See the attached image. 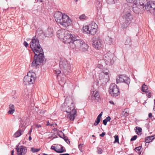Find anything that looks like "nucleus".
I'll return each instance as SVG.
<instances>
[{
	"label": "nucleus",
	"instance_id": "obj_15",
	"mask_svg": "<svg viewBox=\"0 0 155 155\" xmlns=\"http://www.w3.org/2000/svg\"><path fill=\"white\" fill-rule=\"evenodd\" d=\"M17 155H25L27 152V148L25 147L18 146L16 148Z\"/></svg>",
	"mask_w": 155,
	"mask_h": 155
},
{
	"label": "nucleus",
	"instance_id": "obj_57",
	"mask_svg": "<svg viewBox=\"0 0 155 155\" xmlns=\"http://www.w3.org/2000/svg\"><path fill=\"white\" fill-rule=\"evenodd\" d=\"M148 117H152V114L151 113H150L149 114Z\"/></svg>",
	"mask_w": 155,
	"mask_h": 155
},
{
	"label": "nucleus",
	"instance_id": "obj_29",
	"mask_svg": "<svg viewBox=\"0 0 155 155\" xmlns=\"http://www.w3.org/2000/svg\"><path fill=\"white\" fill-rule=\"evenodd\" d=\"M130 24V23L125 21L122 24L121 27L124 29H126Z\"/></svg>",
	"mask_w": 155,
	"mask_h": 155
},
{
	"label": "nucleus",
	"instance_id": "obj_58",
	"mask_svg": "<svg viewBox=\"0 0 155 155\" xmlns=\"http://www.w3.org/2000/svg\"><path fill=\"white\" fill-rule=\"evenodd\" d=\"M109 102L110 104H114V103L113 101H109Z\"/></svg>",
	"mask_w": 155,
	"mask_h": 155
},
{
	"label": "nucleus",
	"instance_id": "obj_62",
	"mask_svg": "<svg viewBox=\"0 0 155 155\" xmlns=\"http://www.w3.org/2000/svg\"><path fill=\"white\" fill-rule=\"evenodd\" d=\"M31 136H30L29 137V140H31Z\"/></svg>",
	"mask_w": 155,
	"mask_h": 155
},
{
	"label": "nucleus",
	"instance_id": "obj_43",
	"mask_svg": "<svg viewBox=\"0 0 155 155\" xmlns=\"http://www.w3.org/2000/svg\"><path fill=\"white\" fill-rule=\"evenodd\" d=\"M137 137V135H134L130 139L131 141H133L136 140Z\"/></svg>",
	"mask_w": 155,
	"mask_h": 155
},
{
	"label": "nucleus",
	"instance_id": "obj_37",
	"mask_svg": "<svg viewBox=\"0 0 155 155\" xmlns=\"http://www.w3.org/2000/svg\"><path fill=\"white\" fill-rule=\"evenodd\" d=\"M141 148V146L137 147L135 148L134 150H135L138 153H139V154H140L141 153V152L140 151V150Z\"/></svg>",
	"mask_w": 155,
	"mask_h": 155
},
{
	"label": "nucleus",
	"instance_id": "obj_42",
	"mask_svg": "<svg viewBox=\"0 0 155 155\" xmlns=\"http://www.w3.org/2000/svg\"><path fill=\"white\" fill-rule=\"evenodd\" d=\"M83 145V144H80L78 145V148L81 151H82L83 150L82 147Z\"/></svg>",
	"mask_w": 155,
	"mask_h": 155
},
{
	"label": "nucleus",
	"instance_id": "obj_31",
	"mask_svg": "<svg viewBox=\"0 0 155 155\" xmlns=\"http://www.w3.org/2000/svg\"><path fill=\"white\" fill-rule=\"evenodd\" d=\"M148 90V87L145 84H143L142 86L141 90L143 92H147Z\"/></svg>",
	"mask_w": 155,
	"mask_h": 155
},
{
	"label": "nucleus",
	"instance_id": "obj_39",
	"mask_svg": "<svg viewBox=\"0 0 155 155\" xmlns=\"http://www.w3.org/2000/svg\"><path fill=\"white\" fill-rule=\"evenodd\" d=\"M86 18V16L85 15V14H83L81 15L79 17V18L80 20H83L85 19Z\"/></svg>",
	"mask_w": 155,
	"mask_h": 155
},
{
	"label": "nucleus",
	"instance_id": "obj_22",
	"mask_svg": "<svg viewBox=\"0 0 155 155\" xmlns=\"http://www.w3.org/2000/svg\"><path fill=\"white\" fill-rule=\"evenodd\" d=\"M69 98L67 97L65 99V102L62 105L61 109L63 111H66V110H67V107L68 105V102H69Z\"/></svg>",
	"mask_w": 155,
	"mask_h": 155
},
{
	"label": "nucleus",
	"instance_id": "obj_50",
	"mask_svg": "<svg viewBox=\"0 0 155 155\" xmlns=\"http://www.w3.org/2000/svg\"><path fill=\"white\" fill-rule=\"evenodd\" d=\"M56 148V146L55 147V146H51V149L52 150H54L55 151Z\"/></svg>",
	"mask_w": 155,
	"mask_h": 155
},
{
	"label": "nucleus",
	"instance_id": "obj_41",
	"mask_svg": "<svg viewBox=\"0 0 155 155\" xmlns=\"http://www.w3.org/2000/svg\"><path fill=\"white\" fill-rule=\"evenodd\" d=\"M97 152L98 153L101 154L102 152V150L100 148H98Z\"/></svg>",
	"mask_w": 155,
	"mask_h": 155
},
{
	"label": "nucleus",
	"instance_id": "obj_25",
	"mask_svg": "<svg viewBox=\"0 0 155 155\" xmlns=\"http://www.w3.org/2000/svg\"><path fill=\"white\" fill-rule=\"evenodd\" d=\"M113 41V38L109 36H107L106 37L105 39V42L108 45H110L112 44Z\"/></svg>",
	"mask_w": 155,
	"mask_h": 155
},
{
	"label": "nucleus",
	"instance_id": "obj_36",
	"mask_svg": "<svg viewBox=\"0 0 155 155\" xmlns=\"http://www.w3.org/2000/svg\"><path fill=\"white\" fill-rule=\"evenodd\" d=\"M40 150V148L36 149V148H33V147H32L31 148V151L34 153L38 152Z\"/></svg>",
	"mask_w": 155,
	"mask_h": 155
},
{
	"label": "nucleus",
	"instance_id": "obj_38",
	"mask_svg": "<svg viewBox=\"0 0 155 155\" xmlns=\"http://www.w3.org/2000/svg\"><path fill=\"white\" fill-rule=\"evenodd\" d=\"M115 140L114 141V143H119V137L118 135H115L114 136Z\"/></svg>",
	"mask_w": 155,
	"mask_h": 155
},
{
	"label": "nucleus",
	"instance_id": "obj_33",
	"mask_svg": "<svg viewBox=\"0 0 155 155\" xmlns=\"http://www.w3.org/2000/svg\"><path fill=\"white\" fill-rule=\"evenodd\" d=\"M66 83L65 79L64 78L61 79V80L59 81V84L62 85Z\"/></svg>",
	"mask_w": 155,
	"mask_h": 155
},
{
	"label": "nucleus",
	"instance_id": "obj_47",
	"mask_svg": "<svg viewBox=\"0 0 155 155\" xmlns=\"http://www.w3.org/2000/svg\"><path fill=\"white\" fill-rule=\"evenodd\" d=\"M102 114H103V112H101V113L99 114V115H98V116H97V117L101 120V116L102 115Z\"/></svg>",
	"mask_w": 155,
	"mask_h": 155
},
{
	"label": "nucleus",
	"instance_id": "obj_5",
	"mask_svg": "<svg viewBox=\"0 0 155 155\" xmlns=\"http://www.w3.org/2000/svg\"><path fill=\"white\" fill-rule=\"evenodd\" d=\"M59 67L61 71L65 74H68L71 71V64L64 58L61 59Z\"/></svg>",
	"mask_w": 155,
	"mask_h": 155
},
{
	"label": "nucleus",
	"instance_id": "obj_19",
	"mask_svg": "<svg viewBox=\"0 0 155 155\" xmlns=\"http://www.w3.org/2000/svg\"><path fill=\"white\" fill-rule=\"evenodd\" d=\"M136 3V2L135 1L133 6V9L135 13H137L139 12L142 6L140 5V4H138L137 3V4Z\"/></svg>",
	"mask_w": 155,
	"mask_h": 155
},
{
	"label": "nucleus",
	"instance_id": "obj_44",
	"mask_svg": "<svg viewBox=\"0 0 155 155\" xmlns=\"http://www.w3.org/2000/svg\"><path fill=\"white\" fill-rule=\"evenodd\" d=\"M46 123H47V124H46V125L47 126L50 125L51 126H52L54 125V124L53 123H50L49 121H47L46 122Z\"/></svg>",
	"mask_w": 155,
	"mask_h": 155
},
{
	"label": "nucleus",
	"instance_id": "obj_21",
	"mask_svg": "<svg viewBox=\"0 0 155 155\" xmlns=\"http://www.w3.org/2000/svg\"><path fill=\"white\" fill-rule=\"evenodd\" d=\"M89 46L87 44L85 43L84 41V43L81 44V46L78 50V51L85 52L88 51Z\"/></svg>",
	"mask_w": 155,
	"mask_h": 155
},
{
	"label": "nucleus",
	"instance_id": "obj_16",
	"mask_svg": "<svg viewBox=\"0 0 155 155\" xmlns=\"http://www.w3.org/2000/svg\"><path fill=\"white\" fill-rule=\"evenodd\" d=\"M91 101L92 102H96L100 98V95L98 91L95 90L93 91L91 96Z\"/></svg>",
	"mask_w": 155,
	"mask_h": 155
},
{
	"label": "nucleus",
	"instance_id": "obj_9",
	"mask_svg": "<svg viewBox=\"0 0 155 155\" xmlns=\"http://www.w3.org/2000/svg\"><path fill=\"white\" fill-rule=\"evenodd\" d=\"M114 55L111 53H107L103 56V59L107 65H110L113 64L114 61L113 59Z\"/></svg>",
	"mask_w": 155,
	"mask_h": 155
},
{
	"label": "nucleus",
	"instance_id": "obj_63",
	"mask_svg": "<svg viewBox=\"0 0 155 155\" xmlns=\"http://www.w3.org/2000/svg\"><path fill=\"white\" fill-rule=\"evenodd\" d=\"M58 135H59V136L61 138H63V137H62L60 135V134H58Z\"/></svg>",
	"mask_w": 155,
	"mask_h": 155
},
{
	"label": "nucleus",
	"instance_id": "obj_2",
	"mask_svg": "<svg viewBox=\"0 0 155 155\" xmlns=\"http://www.w3.org/2000/svg\"><path fill=\"white\" fill-rule=\"evenodd\" d=\"M54 17L56 21L58 24H60L64 27H67L70 25L72 21L69 17L67 15L58 12L54 15Z\"/></svg>",
	"mask_w": 155,
	"mask_h": 155
},
{
	"label": "nucleus",
	"instance_id": "obj_11",
	"mask_svg": "<svg viewBox=\"0 0 155 155\" xmlns=\"http://www.w3.org/2000/svg\"><path fill=\"white\" fill-rule=\"evenodd\" d=\"M76 36L75 35H72L70 33V32L67 30L65 32L64 38H63V41L64 43H69L72 42L73 41V39Z\"/></svg>",
	"mask_w": 155,
	"mask_h": 155
},
{
	"label": "nucleus",
	"instance_id": "obj_48",
	"mask_svg": "<svg viewBox=\"0 0 155 155\" xmlns=\"http://www.w3.org/2000/svg\"><path fill=\"white\" fill-rule=\"evenodd\" d=\"M23 44L26 47L28 46V44L26 41H25L24 42Z\"/></svg>",
	"mask_w": 155,
	"mask_h": 155
},
{
	"label": "nucleus",
	"instance_id": "obj_14",
	"mask_svg": "<svg viewBox=\"0 0 155 155\" xmlns=\"http://www.w3.org/2000/svg\"><path fill=\"white\" fill-rule=\"evenodd\" d=\"M89 34L95 35L97 31V25L94 22H92L89 25Z\"/></svg>",
	"mask_w": 155,
	"mask_h": 155
},
{
	"label": "nucleus",
	"instance_id": "obj_51",
	"mask_svg": "<svg viewBox=\"0 0 155 155\" xmlns=\"http://www.w3.org/2000/svg\"><path fill=\"white\" fill-rule=\"evenodd\" d=\"M107 122L105 119L103 121V124L106 126L107 125Z\"/></svg>",
	"mask_w": 155,
	"mask_h": 155
},
{
	"label": "nucleus",
	"instance_id": "obj_54",
	"mask_svg": "<svg viewBox=\"0 0 155 155\" xmlns=\"http://www.w3.org/2000/svg\"><path fill=\"white\" fill-rule=\"evenodd\" d=\"M147 95L148 96V98H150L151 97V94L150 92H149L147 94Z\"/></svg>",
	"mask_w": 155,
	"mask_h": 155
},
{
	"label": "nucleus",
	"instance_id": "obj_26",
	"mask_svg": "<svg viewBox=\"0 0 155 155\" xmlns=\"http://www.w3.org/2000/svg\"><path fill=\"white\" fill-rule=\"evenodd\" d=\"M102 6V2L101 1L97 0L96 3V6L97 10L101 9Z\"/></svg>",
	"mask_w": 155,
	"mask_h": 155
},
{
	"label": "nucleus",
	"instance_id": "obj_53",
	"mask_svg": "<svg viewBox=\"0 0 155 155\" xmlns=\"http://www.w3.org/2000/svg\"><path fill=\"white\" fill-rule=\"evenodd\" d=\"M126 0L127 2H129V3H132L133 2H134V1H134V0Z\"/></svg>",
	"mask_w": 155,
	"mask_h": 155
},
{
	"label": "nucleus",
	"instance_id": "obj_24",
	"mask_svg": "<svg viewBox=\"0 0 155 155\" xmlns=\"http://www.w3.org/2000/svg\"><path fill=\"white\" fill-rule=\"evenodd\" d=\"M9 110L8 113V114H12L15 111V108L14 105L12 104H10L9 106Z\"/></svg>",
	"mask_w": 155,
	"mask_h": 155
},
{
	"label": "nucleus",
	"instance_id": "obj_60",
	"mask_svg": "<svg viewBox=\"0 0 155 155\" xmlns=\"http://www.w3.org/2000/svg\"><path fill=\"white\" fill-rule=\"evenodd\" d=\"M14 151L13 150H12L11 151V155H14Z\"/></svg>",
	"mask_w": 155,
	"mask_h": 155
},
{
	"label": "nucleus",
	"instance_id": "obj_12",
	"mask_svg": "<svg viewBox=\"0 0 155 155\" xmlns=\"http://www.w3.org/2000/svg\"><path fill=\"white\" fill-rule=\"evenodd\" d=\"M92 45L94 48L98 50L100 49L103 47V41L99 38L94 40Z\"/></svg>",
	"mask_w": 155,
	"mask_h": 155
},
{
	"label": "nucleus",
	"instance_id": "obj_40",
	"mask_svg": "<svg viewBox=\"0 0 155 155\" xmlns=\"http://www.w3.org/2000/svg\"><path fill=\"white\" fill-rule=\"evenodd\" d=\"M107 3L109 4H114L116 2L114 0H106Z\"/></svg>",
	"mask_w": 155,
	"mask_h": 155
},
{
	"label": "nucleus",
	"instance_id": "obj_23",
	"mask_svg": "<svg viewBox=\"0 0 155 155\" xmlns=\"http://www.w3.org/2000/svg\"><path fill=\"white\" fill-rule=\"evenodd\" d=\"M55 152L58 153H63L65 152L64 148L61 145H57L56 146Z\"/></svg>",
	"mask_w": 155,
	"mask_h": 155
},
{
	"label": "nucleus",
	"instance_id": "obj_3",
	"mask_svg": "<svg viewBox=\"0 0 155 155\" xmlns=\"http://www.w3.org/2000/svg\"><path fill=\"white\" fill-rule=\"evenodd\" d=\"M136 3L140 4V5L144 7L147 11L151 14L155 15V1H150L149 0H135Z\"/></svg>",
	"mask_w": 155,
	"mask_h": 155
},
{
	"label": "nucleus",
	"instance_id": "obj_32",
	"mask_svg": "<svg viewBox=\"0 0 155 155\" xmlns=\"http://www.w3.org/2000/svg\"><path fill=\"white\" fill-rule=\"evenodd\" d=\"M136 129L137 130L136 131V133L139 135L140 133L142 132V128L139 127H136Z\"/></svg>",
	"mask_w": 155,
	"mask_h": 155
},
{
	"label": "nucleus",
	"instance_id": "obj_49",
	"mask_svg": "<svg viewBox=\"0 0 155 155\" xmlns=\"http://www.w3.org/2000/svg\"><path fill=\"white\" fill-rule=\"evenodd\" d=\"M61 72V71L60 70H56L55 71L56 73L57 74H60Z\"/></svg>",
	"mask_w": 155,
	"mask_h": 155
},
{
	"label": "nucleus",
	"instance_id": "obj_52",
	"mask_svg": "<svg viewBox=\"0 0 155 155\" xmlns=\"http://www.w3.org/2000/svg\"><path fill=\"white\" fill-rule=\"evenodd\" d=\"M105 135V133L104 132H102V134L100 135V136L102 137H103Z\"/></svg>",
	"mask_w": 155,
	"mask_h": 155
},
{
	"label": "nucleus",
	"instance_id": "obj_35",
	"mask_svg": "<svg viewBox=\"0 0 155 155\" xmlns=\"http://www.w3.org/2000/svg\"><path fill=\"white\" fill-rule=\"evenodd\" d=\"M61 132L62 134H63V137L62 138L67 143H68L70 142V141L68 138L67 137L65 136L62 132Z\"/></svg>",
	"mask_w": 155,
	"mask_h": 155
},
{
	"label": "nucleus",
	"instance_id": "obj_18",
	"mask_svg": "<svg viewBox=\"0 0 155 155\" xmlns=\"http://www.w3.org/2000/svg\"><path fill=\"white\" fill-rule=\"evenodd\" d=\"M67 31V30L63 29H61L58 30L57 32V37L59 38L63 39L65 34V32Z\"/></svg>",
	"mask_w": 155,
	"mask_h": 155
},
{
	"label": "nucleus",
	"instance_id": "obj_61",
	"mask_svg": "<svg viewBox=\"0 0 155 155\" xmlns=\"http://www.w3.org/2000/svg\"><path fill=\"white\" fill-rule=\"evenodd\" d=\"M153 113L155 114V107H154L153 108Z\"/></svg>",
	"mask_w": 155,
	"mask_h": 155
},
{
	"label": "nucleus",
	"instance_id": "obj_17",
	"mask_svg": "<svg viewBox=\"0 0 155 155\" xmlns=\"http://www.w3.org/2000/svg\"><path fill=\"white\" fill-rule=\"evenodd\" d=\"M123 18L126 21L130 23L131 22L133 19L132 15L130 12H127L125 13L123 16Z\"/></svg>",
	"mask_w": 155,
	"mask_h": 155
},
{
	"label": "nucleus",
	"instance_id": "obj_10",
	"mask_svg": "<svg viewBox=\"0 0 155 155\" xmlns=\"http://www.w3.org/2000/svg\"><path fill=\"white\" fill-rule=\"evenodd\" d=\"M109 91L111 95L114 97L117 96L120 93L119 89L117 86L113 83L110 84Z\"/></svg>",
	"mask_w": 155,
	"mask_h": 155
},
{
	"label": "nucleus",
	"instance_id": "obj_59",
	"mask_svg": "<svg viewBox=\"0 0 155 155\" xmlns=\"http://www.w3.org/2000/svg\"><path fill=\"white\" fill-rule=\"evenodd\" d=\"M60 155H70L68 153H63L61 154Z\"/></svg>",
	"mask_w": 155,
	"mask_h": 155
},
{
	"label": "nucleus",
	"instance_id": "obj_56",
	"mask_svg": "<svg viewBox=\"0 0 155 155\" xmlns=\"http://www.w3.org/2000/svg\"><path fill=\"white\" fill-rule=\"evenodd\" d=\"M36 127L37 128L41 127V125L40 124H37L36 125Z\"/></svg>",
	"mask_w": 155,
	"mask_h": 155
},
{
	"label": "nucleus",
	"instance_id": "obj_64",
	"mask_svg": "<svg viewBox=\"0 0 155 155\" xmlns=\"http://www.w3.org/2000/svg\"><path fill=\"white\" fill-rule=\"evenodd\" d=\"M154 107H155V100H154Z\"/></svg>",
	"mask_w": 155,
	"mask_h": 155
},
{
	"label": "nucleus",
	"instance_id": "obj_1",
	"mask_svg": "<svg viewBox=\"0 0 155 155\" xmlns=\"http://www.w3.org/2000/svg\"><path fill=\"white\" fill-rule=\"evenodd\" d=\"M30 44V47L35 54L34 60L31 64V66L37 68L44 60L43 50L40 45L38 39L36 36L33 38Z\"/></svg>",
	"mask_w": 155,
	"mask_h": 155
},
{
	"label": "nucleus",
	"instance_id": "obj_8",
	"mask_svg": "<svg viewBox=\"0 0 155 155\" xmlns=\"http://www.w3.org/2000/svg\"><path fill=\"white\" fill-rule=\"evenodd\" d=\"M109 71L107 69H104L103 71L99 74V78L102 83H106L109 80Z\"/></svg>",
	"mask_w": 155,
	"mask_h": 155
},
{
	"label": "nucleus",
	"instance_id": "obj_13",
	"mask_svg": "<svg viewBox=\"0 0 155 155\" xmlns=\"http://www.w3.org/2000/svg\"><path fill=\"white\" fill-rule=\"evenodd\" d=\"M117 83L124 82L128 85L130 82V78L123 75H120L116 79Z\"/></svg>",
	"mask_w": 155,
	"mask_h": 155
},
{
	"label": "nucleus",
	"instance_id": "obj_4",
	"mask_svg": "<svg viewBox=\"0 0 155 155\" xmlns=\"http://www.w3.org/2000/svg\"><path fill=\"white\" fill-rule=\"evenodd\" d=\"M69 102H68V105L67 107L66 112L68 113L67 117L71 120H73L75 118V115L76 114L77 111L75 109L74 104L73 103L71 99L69 98Z\"/></svg>",
	"mask_w": 155,
	"mask_h": 155
},
{
	"label": "nucleus",
	"instance_id": "obj_28",
	"mask_svg": "<svg viewBox=\"0 0 155 155\" xmlns=\"http://www.w3.org/2000/svg\"><path fill=\"white\" fill-rule=\"evenodd\" d=\"M83 29L84 33L89 34V25L84 26L83 27Z\"/></svg>",
	"mask_w": 155,
	"mask_h": 155
},
{
	"label": "nucleus",
	"instance_id": "obj_55",
	"mask_svg": "<svg viewBox=\"0 0 155 155\" xmlns=\"http://www.w3.org/2000/svg\"><path fill=\"white\" fill-rule=\"evenodd\" d=\"M32 130V128H31V129L29 131V132H28V134L29 135H30L31 134Z\"/></svg>",
	"mask_w": 155,
	"mask_h": 155
},
{
	"label": "nucleus",
	"instance_id": "obj_30",
	"mask_svg": "<svg viewBox=\"0 0 155 155\" xmlns=\"http://www.w3.org/2000/svg\"><path fill=\"white\" fill-rule=\"evenodd\" d=\"M22 131L21 130H18L14 134V136L15 137H20L22 134Z\"/></svg>",
	"mask_w": 155,
	"mask_h": 155
},
{
	"label": "nucleus",
	"instance_id": "obj_20",
	"mask_svg": "<svg viewBox=\"0 0 155 155\" xmlns=\"http://www.w3.org/2000/svg\"><path fill=\"white\" fill-rule=\"evenodd\" d=\"M53 28L51 27H48L45 31V35L46 37H51L53 35Z\"/></svg>",
	"mask_w": 155,
	"mask_h": 155
},
{
	"label": "nucleus",
	"instance_id": "obj_34",
	"mask_svg": "<svg viewBox=\"0 0 155 155\" xmlns=\"http://www.w3.org/2000/svg\"><path fill=\"white\" fill-rule=\"evenodd\" d=\"M101 120V119L97 117L96 120L95 121L94 123V126L97 125L100 123Z\"/></svg>",
	"mask_w": 155,
	"mask_h": 155
},
{
	"label": "nucleus",
	"instance_id": "obj_45",
	"mask_svg": "<svg viewBox=\"0 0 155 155\" xmlns=\"http://www.w3.org/2000/svg\"><path fill=\"white\" fill-rule=\"evenodd\" d=\"M105 120H106L107 122L110 121L111 120V118L110 116H108L107 117Z\"/></svg>",
	"mask_w": 155,
	"mask_h": 155
},
{
	"label": "nucleus",
	"instance_id": "obj_6",
	"mask_svg": "<svg viewBox=\"0 0 155 155\" xmlns=\"http://www.w3.org/2000/svg\"><path fill=\"white\" fill-rule=\"evenodd\" d=\"M36 78V76L35 73L33 71H29L27 75L25 76L24 78V83L25 84H33Z\"/></svg>",
	"mask_w": 155,
	"mask_h": 155
},
{
	"label": "nucleus",
	"instance_id": "obj_27",
	"mask_svg": "<svg viewBox=\"0 0 155 155\" xmlns=\"http://www.w3.org/2000/svg\"><path fill=\"white\" fill-rule=\"evenodd\" d=\"M155 138V134L151 136L147 137L145 139V142L146 143H149L152 141Z\"/></svg>",
	"mask_w": 155,
	"mask_h": 155
},
{
	"label": "nucleus",
	"instance_id": "obj_46",
	"mask_svg": "<svg viewBox=\"0 0 155 155\" xmlns=\"http://www.w3.org/2000/svg\"><path fill=\"white\" fill-rule=\"evenodd\" d=\"M97 67L100 69H102L103 68V66L101 64H98L97 65Z\"/></svg>",
	"mask_w": 155,
	"mask_h": 155
},
{
	"label": "nucleus",
	"instance_id": "obj_7",
	"mask_svg": "<svg viewBox=\"0 0 155 155\" xmlns=\"http://www.w3.org/2000/svg\"><path fill=\"white\" fill-rule=\"evenodd\" d=\"M79 37L76 36L73 39L72 42L70 43V48L72 49H75V50L78 51L81 44L84 43V41L79 39Z\"/></svg>",
	"mask_w": 155,
	"mask_h": 155
}]
</instances>
